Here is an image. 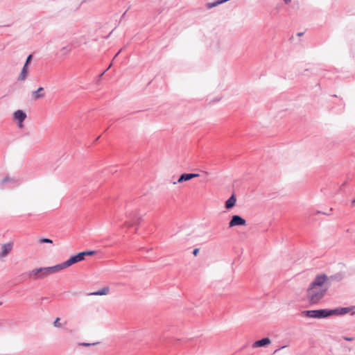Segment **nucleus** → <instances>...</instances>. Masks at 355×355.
<instances>
[{
	"label": "nucleus",
	"mask_w": 355,
	"mask_h": 355,
	"mask_svg": "<svg viewBox=\"0 0 355 355\" xmlns=\"http://www.w3.org/2000/svg\"><path fill=\"white\" fill-rule=\"evenodd\" d=\"M8 182L11 183L12 184H16L18 182V180H16L15 178H10L9 176H6L1 180L0 184L3 188V186Z\"/></svg>",
	"instance_id": "obj_15"
},
{
	"label": "nucleus",
	"mask_w": 355,
	"mask_h": 355,
	"mask_svg": "<svg viewBox=\"0 0 355 355\" xmlns=\"http://www.w3.org/2000/svg\"><path fill=\"white\" fill-rule=\"evenodd\" d=\"M97 343H83L80 345H83V346H90V345H96Z\"/></svg>",
	"instance_id": "obj_24"
},
{
	"label": "nucleus",
	"mask_w": 355,
	"mask_h": 355,
	"mask_svg": "<svg viewBox=\"0 0 355 355\" xmlns=\"http://www.w3.org/2000/svg\"><path fill=\"white\" fill-rule=\"evenodd\" d=\"M40 243H53V241L50 239H41L40 240Z\"/></svg>",
	"instance_id": "obj_21"
},
{
	"label": "nucleus",
	"mask_w": 355,
	"mask_h": 355,
	"mask_svg": "<svg viewBox=\"0 0 355 355\" xmlns=\"http://www.w3.org/2000/svg\"><path fill=\"white\" fill-rule=\"evenodd\" d=\"M83 254H80V252L78 253L76 255L71 256L69 259L67 261L60 263L57 264V268H58V270L60 271L66 268H68L71 266V265L78 263L80 261H83Z\"/></svg>",
	"instance_id": "obj_3"
},
{
	"label": "nucleus",
	"mask_w": 355,
	"mask_h": 355,
	"mask_svg": "<svg viewBox=\"0 0 355 355\" xmlns=\"http://www.w3.org/2000/svg\"><path fill=\"white\" fill-rule=\"evenodd\" d=\"M302 315L308 318H327V309L307 310L302 312Z\"/></svg>",
	"instance_id": "obj_4"
},
{
	"label": "nucleus",
	"mask_w": 355,
	"mask_h": 355,
	"mask_svg": "<svg viewBox=\"0 0 355 355\" xmlns=\"http://www.w3.org/2000/svg\"><path fill=\"white\" fill-rule=\"evenodd\" d=\"M59 272L57 265L49 267H42L30 270L27 275L30 279L37 280L44 279L49 275Z\"/></svg>",
	"instance_id": "obj_2"
},
{
	"label": "nucleus",
	"mask_w": 355,
	"mask_h": 355,
	"mask_svg": "<svg viewBox=\"0 0 355 355\" xmlns=\"http://www.w3.org/2000/svg\"><path fill=\"white\" fill-rule=\"evenodd\" d=\"M32 99L34 101H37L38 99L42 98L45 96L44 89L42 87H40L37 90L33 91L32 92Z\"/></svg>",
	"instance_id": "obj_10"
},
{
	"label": "nucleus",
	"mask_w": 355,
	"mask_h": 355,
	"mask_svg": "<svg viewBox=\"0 0 355 355\" xmlns=\"http://www.w3.org/2000/svg\"><path fill=\"white\" fill-rule=\"evenodd\" d=\"M352 310L350 307H340L334 309H327V317L331 315H343L348 313Z\"/></svg>",
	"instance_id": "obj_6"
},
{
	"label": "nucleus",
	"mask_w": 355,
	"mask_h": 355,
	"mask_svg": "<svg viewBox=\"0 0 355 355\" xmlns=\"http://www.w3.org/2000/svg\"><path fill=\"white\" fill-rule=\"evenodd\" d=\"M13 248V243L12 242H8L7 243H4L1 246V252L0 253V258L6 257L8 254L12 251Z\"/></svg>",
	"instance_id": "obj_8"
},
{
	"label": "nucleus",
	"mask_w": 355,
	"mask_h": 355,
	"mask_svg": "<svg viewBox=\"0 0 355 355\" xmlns=\"http://www.w3.org/2000/svg\"><path fill=\"white\" fill-rule=\"evenodd\" d=\"M28 74V66L24 65L20 74L19 75L17 80L19 81H24L26 79Z\"/></svg>",
	"instance_id": "obj_17"
},
{
	"label": "nucleus",
	"mask_w": 355,
	"mask_h": 355,
	"mask_svg": "<svg viewBox=\"0 0 355 355\" xmlns=\"http://www.w3.org/2000/svg\"><path fill=\"white\" fill-rule=\"evenodd\" d=\"M342 339L347 340V341H352L354 340L353 337H347V336H343Z\"/></svg>",
	"instance_id": "obj_23"
},
{
	"label": "nucleus",
	"mask_w": 355,
	"mask_h": 355,
	"mask_svg": "<svg viewBox=\"0 0 355 355\" xmlns=\"http://www.w3.org/2000/svg\"><path fill=\"white\" fill-rule=\"evenodd\" d=\"M198 252H199V249H198V248H196V249H194V250H193V254L194 256H196V255L198 254Z\"/></svg>",
	"instance_id": "obj_25"
},
{
	"label": "nucleus",
	"mask_w": 355,
	"mask_h": 355,
	"mask_svg": "<svg viewBox=\"0 0 355 355\" xmlns=\"http://www.w3.org/2000/svg\"><path fill=\"white\" fill-rule=\"evenodd\" d=\"M198 176H199V174H198V173H183L179 177L177 182H174L173 184H175L177 183H181V182H183L185 181H188V180H191L192 178H196Z\"/></svg>",
	"instance_id": "obj_9"
},
{
	"label": "nucleus",
	"mask_w": 355,
	"mask_h": 355,
	"mask_svg": "<svg viewBox=\"0 0 355 355\" xmlns=\"http://www.w3.org/2000/svg\"><path fill=\"white\" fill-rule=\"evenodd\" d=\"M120 51L117 52L116 55L115 56H117L119 54Z\"/></svg>",
	"instance_id": "obj_30"
},
{
	"label": "nucleus",
	"mask_w": 355,
	"mask_h": 355,
	"mask_svg": "<svg viewBox=\"0 0 355 355\" xmlns=\"http://www.w3.org/2000/svg\"><path fill=\"white\" fill-rule=\"evenodd\" d=\"M78 46H79L78 43L77 42L73 40L71 42V43L69 45L62 47L61 49V51L63 52V54L67 55L71 52L72 49L76 48Z\"/></svg>",
	"instance_id": "obj_12"
},
{
	"label": "nucleus",
	"mask_w": 355,
	"mask_h": 355,
	"mask_svg": "<svg viewBox=\"0 0 355 355\" xmlns=\"http://www.w3.org/2000/svg\"><path fill=\"white\" fill-rule=\"evenodd\" d=\"M318 276H324L327 277L325 279V285H328V288L334 282H340L344 279L345 275L343 272H338L335 275L328 276L325 274L318 275Z\"/></svg>",
	"instance_id": "obj_5"
},
{
	"label": "nucleus",
	"mask_w": 355,
	"mask_h": 355,
	"mask_svg": "<svg viewBox=\"0 0 355 355\" xmlns=\"http://www.w3.org/2000/svg\"><path fill=\"white\" fill-rule=\"evenodd\" d=\"M270 342L271 341H270V340L268 338H262L261 340L255 341L252 344V348L264 347V346L270 344Z\"/></svg>",
	"instance_id": "obj_13"
},
{
	"label": "nucleus",
	"mask_w": 355,
	"mask_h": 355,
	"mask_svg": "<svg viewBox=\"0 0 355 355\" xmlns=\"http://www.w3.org/2000/svg\"><path fill=\"white\" fill-rule=\"evenodd\" d=\"M236 199L234 195H232L229 199L225 202V208L230 209L234 207L236 204Z\"/></svg>",
	"instance_id": "obj_16"
},
{
	"label": "nucleus",
	"mask_w": 355,
	"mask_h": 355,
	"mask_svg": "<svg viewBox=\"0 0 355 355\" xmlns=\"http://www.w3.org/2000/svg\"><path fill=\"white\" fill-rule=\"evenodd\" d=\"M127 218L129 220H126L125 222V225L127 226H130L136 224L138 221L139 218L137 216L136 213H134V214L132 215V214H127Z\"/></svg>",
	"instance_id": "obj_11"
},
{
	"label": "nucleus",
	"mask_w": 355,
	"mask_h": 355,
	"mask_svg": "<svg viewBox=\"0 0 355 355\" xmlns=\"http://www.w3.org/2000/svg\"><path fill=\"white\" fill-rule=\"evenodd\" d=\"M26 118V114L21 110L14 112V119L19 123H22Z\"/></svg>",
	"instance_id": "obj_14"
},
{
	"label": "nucleus",
	"mask_w": 355,
	"mask_h": 355,
	"mask_svg": "<svg viewBox=\"0 0 355 355\" xmlns=\"http://www.w3.org/2000/svg\"><path fill=\"white\" fill-rule=\"evenodd\" d=\"M83 254V259H85V256H91L96 254V251L94 250H89V251H83L80 252Z\"/></svg>",
	"instance_id": "obj_19"
},
{
	"label": "nucleus",
	"mask_w": 355,
	"mask_h": 355,
	"mask_svg": "<svg viewBox=\"0 0 355 355\" xmlns=\"http://www.w3.org/2000/svg\"><path fill=\"white\" fill-rule=\"evenodd\" d=\"M110 67H111V64H110V65H109V67L107 68V69H106L105 71H104L101 74V76H103V75L105 73V72L106 71H107Z\"/></svg>",
	"instance_id": "obj_26"
},
{
	"label": "nucleus",
	"mask_w": 355,
	"mask_h": 355,
	"mask_svg": "<svg viewBox=\"0 0 355 355\" xmlns=\"http://www.w3.org/2000/svg\"><path fill=\"white\" fill-rule=\"evenodd\" d=\"M109 291H110L109 287L105 286L96 292L91 293L89 295H105L108 294Z\"/></svg>",
	"instance_id": "obj_18"
},
{
	"label": "nucleus",
	"mask_w": 355,
	"mask_h": 355,
	"mask_svg": "<svg viewBox=\"0 0 355 355\" xmlns=\"http://www.w3.org/2000/svg\"><path fill=\"white\" fill-rule=\"evenodd\" d=\"M286 3H291V0H284Z\"/></svg>",
	"instance_id": "obj_27"
},
{
	"label": "nucleus",
	"mask_w": 355,
	"mask_h": 355,
	"mask_svg": "<svg viewBox=\"0 0 355 355\" xmlns=\"http://www.w3.org/2000/svg\"><path fill=\"white\" fill-rule=\"evenodd\" d=\"M324 276H318L315 277L314 280L311 283L309 287L306 291V296L309 302L311 304L318 303L326 294L328 288V285H325Z\"/></svg>",
	"instance_id": "obj_1"
},
{
	"label": "nucleus",
	"mask_w": 355,
	"mask_h": 355,
	"mask_svg": "<svg viewBox=\"0 0 355 355\" xmlns=\"http://www.w3.org/2000/svg\"><path fill=\"white\" fill-rule=\"evenodd\" d=\"M53 326L55 327L60 328L62 327V324L60 322V318H57L55 321L53 322Z\"/></svg>",
	"instance_id": "obj_20"
},
{
	"label": "nucleus",
	"mask_w": 355,
	"mask_h": 355,
	"mask_svg": "<svg viewBox=\"0 0 355 355\" xmlns=\"http://www.w3.org/2000/svg\"><path fill=\"white\" fill-rule=\"evenodd\" d=\"M246 225V220L239 215H234L232 216L231 220L229 223V227L235 226H244Z\"/></svg>",
	"instance_id": "obj_7"
},
{
	"label": "nucleus",
	"mask_w": 355,
	"mask_h": 355,
	"mask_svg": "<svg viewBox=\"0 0 355 355\" xmlns=\"http://www.w3.org/2000/svg\"><path fill=\"white\" fill-rule=\"evenodd\" d=\"M302 35V33H298L299 36H301Z\"/></svg>",
	"instance_id": "obj_31"
},
{
	"label": "nucleus",
	"mask_w": 355,
	"mask_h": 355,
	"mask_svg": "<svg viewBox=\"0 0 355 355\" xmlns=\"http://www.w3.org/2000/svg\"><path fill=\"white\" fill-rule=\"evenodd\" d=\"M125 14H126V11L122 15V17H125Z\"/></svg>",
	"instance_id": "obj_29"
},
{
	"label": "nucleus",
	"mask_w": 355,
	"mask_h": 355,
	"mask_svg": "<svg viewBox=\"0 0 355 355\" xmlns=\"http://www.w3.org/2000/svg\"><path fill=\"white\" fill-rule=\"evenodd\" d=\"M117 220H118V219H117V218H114L113 222H114V223H117Z\"/></svg>",
	"instance_id": "obj_28"
},
{
	"label": "nucleus",
	"mask_w": 355,
	"mask_h": 355,
	"mask_svg": "<svg viewBox=\"0 0 355 355\" xmlns=\"http://www.w3.org/2000/svg\"><path fill=\"white\" fill-rule=\"evenodd\" d=\"M353 202V203H354V202H355V199L353 200V202Z\"/></svg>",
	"instance_id": "obj_32"
},
{
	"label": "nucleus",
	"mask_w": 355,
	"mask_h": 355,
	"mask_svg": "<svg viewBox=\"0 0 355 355\" xmlns=\"http://www.w3.org/2000/svg\"><path fill=\"white\" fill-rule=\"evenodd\" d=\"M31 59H32V55H29L26 58L24 65L28 66V64L30 63V62L31 61Z\"/></svg>",
	"instance_id": "obj_22"
},
{
	"label": "nucleus",
	"mask_w": 355,
	"mask_h": 355,
	"mask_svg": "<svg viewBox=\"0 0 355 355\" xmlns=\"http://www.w3.org/2000/svg\"><path fill=\"white\" fill-rule=\"evenodd\" d=\"M1 304H2V302H0V305H1Z\"/></svg>",
	"instance_id": "obj_33"
}]
</instances>
